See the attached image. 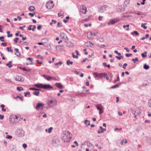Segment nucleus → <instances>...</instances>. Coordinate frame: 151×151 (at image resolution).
Masks as SVG:
<instances>
[{
    "instance_id": "obj_1",
    "label": "nucleus",
    "mask_w": 151,
    "mask_h": 151,
    "mask_svg": "<svg viewBox=\"0 0 151 151\" xmlns=\"http://www.w3.org/2000/svg\"><path fill=\"white\" fill-rule=\"evenodd\" d=\"M72 134L68 131H65L62 134V139L64 142H68L72 138Z\"/></svg>"
},
{
    "instance_id": "obj_2",
    "label": "nucleus",
    "mask_w": 151,
    "mask_h": 151,
    "mask_svg": "<svg viewBox=\"0 0 151 151\" xmlns=\"http://www.w3.org/2000/svg\"><path fill=\"white\" fill-rule=\"evenodd\" d=\"M48 105L49 108H51L55 107L57 104V101L55 99L49 100L48 101Z\"/></svg>"
},
{
    "instance_id": "obj_3",
    "label": "nucleus",
    "mask_w": 151,
    "mask_h": 151,
    "mask_svg": "<svg viewBox=\"0 0 151 151\" xmlns=\"http://www.w3.org/2000/svg\"><path fill=\"white\" fill-rule=\"evenodd\" d=\"M46 8L48 9H51L54 6L53 1H48L46 4Z\"/></svg>"
},
{
    "instance_id": "obj_4",
    "label": "nucleus",
    "mask_w": 151,
    "mask_h": 151,
    "mask_svg": "<svg viewBox=\"0 0 151 151\" xmlns=\"http://www.w3.org/2000/svg\"><path fill=\"white\" fill-rule=\"evenodd\" d=\"M16 134L19 137H22L24 135L23 130L20 129H18L16 131Z\"/></svg>"
},
{
    "instance_id": "obj_5",
    "label": "nucleus",
    "mask_w": 151,
    "mask_h": 151,
    "mask_svg": "<svg viewBox=\"0 0 151 151\" xmlns=\"http://www.w3.org/2000/svg\"><path fill=\"white\" fill-rule=\"evenodd\" d=\"M18 117H17L16 116H10L9 118V121L10 123L13 124L14 123H16L17 122V121H16V119H18Z\"/></svg>"
},
{
    "instance_id": "obj_6",
    "label": "nucleus",
    "mask_w": 151,
    "mask_h": 151,
    "mask_svg": "<svg viewBox=\"0 0 151 151\" xmlns=\"http://www.w3.org/2000/svg\"><path fill=\"white\" fill-rule=\"evenodd\" d=\"M119 21V20L117 19H112L109 20L108 23V25H113Z\"/></svg>"
},
{
    "instance_id": "obj_7",
    "label": "nucleus",
    "mask_w": 151,
    "mask_h": 151,
    "mask_svg": "<svg viewBox=\"0 0 151 151\" xmlns=\"http://www.w3.org/2000/svg\"><path fill=\"white\" fill-rule=\"evenodd\" d=\"M80 12L83 14H85L86 13V8L85 6L84 5H81L80 7Z\"/></svg>"
},
{
    "instance_id": "obj_8",
    "label": "nucleus",
    "mask_w": 151,
    "mask_h": 151,
    "mask_svg": "<svg viewBox=\"0 0 151 151\" xmlns=\"http://www.w3.org/2000/svg\"><path fill=\"white\" fill-rule=\"evenodd\" d=\"M107 6L106 5H104L101 6L99 9V11L100 12H104L106 10Z\"/></svg>"
},
{
    "instance_id": "obj_9",
    "label": "nucleus",
    "mask_w": 151,
    "mask_h": 151,
    "mask_svg": "<svg viewBox=\"0 0 151 151\" xmlns=\"http://www.w3.org/2000/svg\"><path fill=\"white\" fill-rule=\"evenodd\" d=\"M53 87L50 85L49 84H43L42 88L46 89L47 90H49L50 89L52 88Z\"/></svg>"
},
{
    "instance_id": "obj_10",
    "label": "nucleus",
    "mask_w": 151,
    "mask_h": 151,
    "mask_svg": "<svg viewBox=\"0 0 151 151\" xmlns=\"http://www.w3.org/2000/svg\"><path fill=\"white\" fill-rule=\"evenodd\" d=\"M60 36L63 39H64L67 41L68 40V39L67 35L64 33H62L60 34Z\"/></svg>"
},
{
    "instance_id": "obj_11",
    "label": "nucleus",
    "mask_w": 151,
    "mask_h": 151,
    "mask_svg": "<svg viewBox=\"0 0 151 151\" xmlns=\"http://www.w3.org/2000/svg\"><path fill=\"white\" fill-rule=\"evenodd\" d=\"M22 77L21 76H14V78L16 81H22Z\"/></svg>"
},
{
    "instance_id": "obj_12",
    "label": "nucleus",
    "mask_w": 151,
    "mask_h": 151,
    "mask_svg": "<svg viewBox=\"0 0 151 151\" xmlns=\"http://www.w3.org/2000/svg\"><path fill=\"white\" fill-rule=\"evenodd\" d=\"M107 76V74L105 73H99V78H103Z\"/></svg>"
},
{
    "instance_id": "obj_13",
    "label": "nucleus",
    "mask_w": 151,
    "mask_h": 151,
    "mask_svg": "<svg viewBox=\"0 0 151 151\" xmlns=\"http://www.w3.org/2000/svg\"><path fill=\"white\" fill-rule=\"evenodd\" d=\"M92 33L91 32H88L87 33V37L88 39L91 40L93 39L92 37Z\"/></svg>"
},
{
    "instance_id": "obj_14",
    "label": "nucleus",
    "mask_w": 151,
    "mask_h": 151,
    "mask_svg": "<svg viewBox=\"0 0 151 151\" xmlns=\"http://www.w3.org/2000/svg\"><path fill=\"white\" fill-rule=\"evenodd\" d=\"M42 76L45 78L46 80L48 81H50L52 78V76H48L47 77L45 74H44L42 75Z\"/></svg>"
},
{
    "instance_id": "obj_15",
    "label": "nucleus",
    "mask_w": 151,
    "mask_h": 151,
    "mask_svg": "<svg viewBox=\"0 0 151 151\" xmlns=\"http://www.w3.org/2000/svg\"><path fill=\"white\" fill-rule=\"evenodd\" d=\"M43 105V104L42 103H38L37 105L36 109L37 110H39L41 106L42 107Z\"/></svg>"
},
{
    "instance_id": "obj_16",
    "label": "nucleus",
    "mask_w": 151,
    "mask_h": 151,
    "mask_svg": "<svg viewBox=\"0 0 151 151\" xmlns=\"http://www.w3.org/2000/svg\"><path fill=\"white\" fill-rule=\"evenodd\" d=\"M86 46L87 47L90 46L91 47H92L93 44L90 42H87L86 43Z\"/></svg>"
},
{
    "instance_id": "obj_17",
    "label": "nucleus",
    "mask_w": 151,
    "mask_h": 151,
    "mask_svg": "<svg viewBox=\"0 0 151 151\" xmlns=\"http://www.w3.org/2000/svg\"><path fill=\"white\" fill-rule=\"evenodd\" d=\"M97 109L99 111L103 109V106L101 104H98L96 106Z\"/></svg>"
},
{
    "instance_id": "obj_18",
    "label": "nucleus",
    "mask_w": 151,
    "mask_h": 151,
    "mask_svg": "<svg viewBox=\"0 0 151 151\" xmlns=\"http://www.w3.org/2000/svg\"><path fill=\"white\" fill-rule=\"evenodd\" d=\"M55 85L56 87L60 89L62 88L63 87L62 85L60 83H56Z\"/></svg>"
},
{
    "instance_id": "obj_19",
    "label": "nucleus",
    "mask_w": 151,
    "mask_h": 151,
    "mask_svg": "<svg viewBox=\"0 0 151 151\" xmlns=\"http://www.w3.org/2000/svg\"><path fill=\"white\" fill-rule=\"evenodd\" d=\"M43 84L41 83L36 84L35 85V86L37 88H42Z\"/></svg>"
},
{
    "instance_id": "obj_20",
    "label": "nucleus",
    "mask_w": 151,
    "mask_h": 151,
    "mask_svg": "<svg viewBox=\"0 0 151 151\" xmlns=\"http://www.w3.org/2000/svg\"><path fill=\"white\" fill-rule=\"evenodd\" d=\"M84 123L85 124H86V127H88V126L90 125V121L88 120H85L84 121Z\"/></svg>"
},
{
    "instance_id": "obj_21",
    "label": "nucleus",
    "mask_w": 151,
    "mask_h": 151,
    "mask_svg": "<svg viewBox=\"0 0 151 151\" xmlns=\"http://www.w3.org/2000/svg\"><path fill=\"white\" fill-rule=\"evenodd\" d=\"M67 46L69 47H73L74 46V45L73 44L70 42H68Z\"/></svg>"
},
{
    "instance_id": "obj_22",
    "label": "nucleus",
    "mask_w": 151,
    "mask_h": 151,
    "mask_svg": "<svg viewBox=\"0 0 151 151\" xmlns=\"http://www.w3.org/2000/svg\"><path fill=\"white\" fill-rule=\"evenodd\" d=\"M121 84H117L111 87L112 88H118L121 85Z\"/></svg>"
},
{
    "instance_id": "obj_23",
    "label": "nucleus",
    "mask_w": 151,
    "mask_h": 151,
    "mask_svg": "<svg viewBox=\"0 0 151 151\" xmlns=\"http://www.w3.org/2000/svg\"><path fill=\"white\" fill-rule=\"evenodd\" d=\"M19 68L21 69V70H23L24 71H26L28 72H29L31 71L30 69H25V68H22L21 67H19Z\"/></svg>"
},
{
    "instance_id": "obj_24",
    "label": "nucleus",
    "mask_w": 151,
    "mask_h": 151,
    "mask_svg": "<svg viewBox=\"0 0 151 151\" xmlns=\"http://www.w3.org/2000/svg\"><path fill=\"white\" fill-rule=\"evenodd\" d=\"M12 63V62L11 61H9L8 63L6 64V66H8L9 68L12 67V65L11 64Z\"/></svg>"
},
{
    "instance_id": "obj_25",
    "label": "nucleus",
    "mask_w": 151,
    "mask_h": 151,
    "mask_svg": "<svg viewBox=\"0 0 151 151\" xmlns=\"http://www.w3.org/2000/svg\"><path fill=\"white\" fill-rule=\"evenodd\" d=\"M131 34L133 35H135L136 36H138L139 35V33L136 31H134L133 32H132Z\"/></svg>"
},
{
    "instance_id": "obj_26",
    "label": "nucleus",
    "mask_w": 151,
    "mask_h": 151,
    "mask_svg": "<svg viewBox=\"0 0 151 151\" xmlns=\"http://www.w3.org/2000/svg\"><path fill=\"white\" fill-rule=\"evenodd\" d=\"M147 52L146 51H145L144 53H142L141 54L143 58H145L147 56Z\"/></svg>"
},
{
    "instance_id": "obj_27",
    "label": "nucleus",
    "mask_w": 151,
    "mask_h": 151,
    "mask_svg": "<svg viewBox=\"0 0 151 151\" xmlns=\"http://www.w3.org/2000/svg\"><path fill=\"white\" fill-rule=\"evenodd\" d=\"M93 74L95 78H96L98 77H99V73H98L97 72H94Z\"/></svg>"
},
{
    "instance_id": "obj_28",
    "label": "nucleus",
    "mask_w": 151,
    "mask_h": 151,
    "mask_svg": "<svg viewBox=\"0 0 151 151\" xmlns=\"http://www.w3.org/2000/svg\"><path fill=\"white\" fill-rule=\"evenodd\" d=\"M150 68V67L148 65H147L146 64H145L143 66V68L145 70L148 69Z\"/></svg>"
},
{
    "instance_id": "obj_29",
    "label": "nucleus",
    "mask_w": 151,
    "mask_h": 151,
    "mask_svg": "<svg viewBox=\"0 0 151 151\" xmlns=\"http://www.w3.org/2000/svg\"><path fill=\"white\" fill-rule=\"evenodd\" d=\"M67 64L68 65H69L70 64L72 65L73 64V61H70L69 60H68L67 61Z\"/></svg>"
},
{
    "instance_id": "obj_30",
    "label": "nucleus",
    "mask_w": 151,
    "mask_h": 151,
    "mask_svg": "<svg viewBox=\"0 0 151 151\" xmlns=\"http://www.w3.org/2000/svg\"><path fill=\"white\" fill-rule=\"evenodd\" d=\"M17 90L18 91H23V88L21 86H20V87L18 86L17 87Z\"/></svg>"
},
{
    "instance_id": "obj_31",
    "label": "nucleus",
    "mask_w": 151,
    "mask_h": 151,
    "mask_svg": "<svg viewBox=\"0 0 151 151\" xmlns=\"http://www.w3.org/2000/svg\"><path fill=\"white\" fill-rule=\"evenodd\" d=\"M130 110L131 111L132 113L134 115H136V111L135 110H134L132 109H131Z\"/></svg>"
},
{
    "instance_id": "obj_32",
    "label": "nucleus",
    "mask_w": 151,
    "mask_h": 151,
    "mask_svg": "<svg viewBox=\"0 0 151 151\" xmlns=\"http://www.w3.org/2000/svg\"><path fill=\"white\" fill-rule=\"evenodd\" d=\"M33 94L37 96L39 95L40 94V92L39 91H34L33 92Z\"/></svg>"
},
{
    "instance_id": "obj_33",
    "label": "nucleus",
    "mask_w": 151,
    "mask_h": 151,
    "mask_svg": "<svg viewBox=\"0 0 151 151\" xmlns=\"http://www.w3.org/2000/svg\"><path fill=\"white\" fill-rule=\"evenodd\" d=\"M146 24H147L146 23H145L144 24H141V27H143L145 29H147V27L144 25Z\"/></svg>"
},
{
    "instance_id": "obj_34",
    "label": "nucleus",
    "mask_w": 151,
    "mask_h": 151,
    "mask_svg": "<svg viewBox=\"0 0 151 151\" xmlns=\"http://www.w3.org/2000/svg\"><path fill=\"white\" fill-rule=\"evenodd\" d=\"M77 95L81 97L86 96V95L84 93H79L77 94Z\"/></svg>"
},
{
    "instance_id": "obj_35",
    "label": "nucleus",
    "mask_w": 151,
    "mask_h": 151,
    "mask_svg": "<svg viewBox=\"0 0 151 151\" xmlns=\"http://www.w3.org/2000/svg\"><path fill=\"white\" fill-rule=\"evenodd\" d=\"M7 50L9 52H12L13 51V50L11 49V47H7L6 48Z\"/></svg>"
},
{
    "instance_id": "obj_36",
    "label": "nucleus",
    "mask_w": 151,
    "mask_h": 151,
    "mask_svg": "<svg viewBox=\"0 0 151 151\" xmlns=\"http://www.w3.org/2000/svg\"><path fill=\"white\" fill-rule=\"evenodd\" d=\"M35 9V8L34 7L32 6H30L29 8V11L31 12L33 11Z\"/></svg>"
},
{
    "instance_id": "obj_37",
    "label": "nucleus",
    "mask_w": 151,
    "mask_h": 151,
    "mask_svg": "<svg viewBox=\"0 0 151 151\" xmlns=\"http://www.w3.org/2000/svg\"><path fill=\"white\" fill-rule=\"evenodd\" d=\"M7 37H12L13 35H12V34H10V35H9V34H10V32L9 31H7Z\"/></svg>"
},
{
    "instance_id": "obj_38",
    "label": "nucleus",
    "mask_w": 151,
    "mask_h": 151,
    "mask_svg": "<svg viewBox=\"0 0 151 151\" xmlns=\"http://www.w3.org/2000/svg\"><path fill=\"white\" fill-rule=\"evenodd\" d=\"M119 80H120V79H119V75H118L117 76V79L114 80V83H115L119 81Z\"/></svg>"
},
{
    "instance_id": "obj_39",
    "label": "nucleus",
    "mask_w": 151,
    "mask_h": 151,
    "mask_svg": "<svg viewBox=\"0 0 151 151\" xmlns=\"http://www.w3.org/2000/svg\"><path fill=\"white\" fill-rule=\"evenodd\" d=\"M29 89L30 90H35V91H38L40 89H37V88H30Z\"/></svg>"
},
{
    "instance_id": "obj_40",
    "label": "nucleus",
    "mask_w": 151,
    "mask_h": 151,
    "mask_svg": "<svg viewBox=\"0 0 151 151\" xmlns=\"http://www.w3.org/2000/svg\"><path fill=\"white\" fill-rule=\"evenodd\" d=\"M132 60L134 62V63H136V61L138 60V59L137 58H135L134 59H132Z\"/></svg>"
},
{
    "instance_id": "obj_41",
    "label": "nucleus",
    "mask_w": 151,
    "mask_h": 151,
    "mask_svg": "<svg viewBox=\"0 0 151 151\" xmlns=\"http://www.w3.org/2000/svg\"><path fill=\"white\" fill-rule=\"evenodd\" d=\"M4 36H0V40L1 42H4Z\"/></svg>"
},
{
    "instance_id": "obj_42",
    "label": "nucleus",
    "mask_w": 151,
    "mask_h": 151,
    "mask_svg": "<svg viewBox=\"0 0 151 151\" xmlns=\"http://www.w3.org/2000/svg\"><path fill=\"white\" fill-rule=\"evenodd\" d=\"M63 64V63L61 61H60L58 63H55V65L56 66L58 65H61Z\"/></svg>"
},
{
    "instance_id": "obj_43",
    "label": "nucleus",
    "mask_w": 151,
    "mask_h": 151,
    "mask_svg": "<svg viewBox=\"0 0 151 151\" xmlns=\"http://www.w3.org/2000/svg\"><path fill=\"white\" fill-rule=\"evenodd\" d=\"M35 14V13H29V15L31 17H33V16Z\"/></svg>"
},
{
    "instance_id": "obj_44",
    "label": "nucleus",
    "mask_w": 151,
    "mask_h": 151,
    "mask_svg": "<svg viewBox=\"0 0 151 151\" xmlns=\"http://www.w3.org/2000/svg\"><path fill=\"white\" fill-rule=\"evenodd\" d=\"M132 55V53L127 54L126 53L125 54V56L127 57H129L131 56Z\"/></svg>"
},
{
    "instance_id": "obj_45",
    "label": "nucleus",
    "mask_w": 151,
    "mask_h": 151,
    "mask_svg": "<svg viewBox=\"0 0 151 151\" xmlns=\"http://www.w3.org/2000/svg\"><path fill=\"white\" fill-rule=\"evenodd\" d=\"M57 26L58 27H62V26L63 25H62V24H61L60 22H58L57 23Z\"/></svg>"
},
{
    "instance_id": "obj_46",
    "label": "nucleus",
    "mask_w": 151,
    "mask_h": 151,
    "mask_svg": "<svg viewBox=\"0 0 151 151\" xmlns=\"http://www.w3.org/2000/svg\"><path fill=\"white\" fill-rule=\"evenodd\" d=\"M6 138L8 139H11L12 138V137L11 135H7Z\"/></svg>"
},
{
    "instance_id": "obj_47",
    "label": "nucleus",
    "mask_w": 151,
    "mask_h": 151,
    "mask_svg": "<svg viewBox=\"0 0 151 151\" xmlns=\"http://www.w3.org/2000/svg\"><path fill=\"white\" fill-rule=\"evenodd\" d=\"M30 92L28 91L26 92H24V96L25 97H26L27 96V95H29L30 94Z\"/></svg>"
},
{
    "instance_id": "obj_48",
    "label": "nucleus",
    "mask_w": 151,
    "mask_h": 151,
    "mask_svg": "<svg viewBox=\"0 0 151 151\" xmlns=\"http://www.w3.org/2000/svg\"><path fill=\"white\" fill-rule=\"evenodd\" d=\"M98 40L101 42H103L104 41V39H103L102 37H101L99 38L98 39Z\"/></svg>"
},
{
    "instance_id": "obj_49",
    "label": "nucleus",
    "mask_w": 151,
    "mask_h": 151,
    "mask_svg": "<svg viewBox=\"0 0 151 151\" xmlns=\"http://www.w3.org/2000/svg\"><path fill=\"white\" fill-rule=\"evenodd\" d=\"M127 64L126 63H125L123 65L122 68H123L124 69H125L126 68V67L127 66Z\"/></svg>"
},
{
    "instance_id": "obj_50",
    "label": "nucleus",
    "mask_w": 151,
    "mask_h": 151,
    "mask_svg": "<svg viewBox=\"0 0 151 151\" xmlns=\"http://www.w3.org/2000/svg\"><path fill=\"white\" fill-rule=\"evenodd\" d=\"M53 128L52 127H50V128H49L48 130V132L49 133H50L52 132V129Z\"/></svg>"
},
{
    "instance_id": "obj_51",
    "label": "nucleus",
    "mask_w": 151,
    "mask_h": 151,
    "mask_svg": "<svg viewBox=\"0 0 151 151\" xmlns=\"http://www.w3.org/2000/svg\"><path fill=\"white\" fill-rule=\"evenodd\" d=\"M148 105L151 107V99H150L149 100L148 102Z\"/></svg>"
},
{
    "instance_id": "obj_52",
    "label": "nucleus",
    "mask_w": 151,
    "mask_h": 151,
    "mask_svg": "<svg viewBox=\"0 0 151 151\" xmlns=\"http://www.w3.org/2000/svg\"><path fill=\"white\" fill-rule=\"evenodd\" d=\"M6 42H2L1 43V45L3 46L4 47H5L6 46Z\"/></svg>"
},
{
    "instance_id": "obj_53",
    "label": "nucleus",
    "mask_w": 151,
    "mask_h": 151,
    "mask_svg": "<svg viewBox=\"0 0 151 151\" xmlns=\"http://www.w3.org/2000/svg\"><path fill=\"white\" fill-rule=\"evenodd\" d=\"M26 60H29L31 62H32L33 61V59L32 58H26Z\"/></svg>"
},
{
    "instance_id": "obj_54",
    "label": "nucleus",
    "mask_w": 151,
    "mask_h": 151,
    "mask_svg": "<svg viewBox=\"0 0 151 151\" xmlns=\"http://www.w3.org/2000/svg\"><path fill=\"white\" fill-rule=\"evenodd\" d=\"M19 40V38L18 37H16L14 39V42L15 43H17V40Z\"/></svg>"
},
{
    "instance_id": "obj_55",
    "label": "nucleus",
    "mask_w": 151,
    "mask_h": 151,
    "mask_svg": "<svg viewBox=\"0 0 151 151\" xmlns=\"http://www.w3.org/2000/svg\"><path fill=\"white\" fill-rule=\"evenodd\" d=\"M42 28V25H39L37 27V29L39 30H40Z\"/></svg>"
},
{
    "instance_id": "obj_56",
    "label": "nucleus",
    "mask_w": 151,
    "mask_h": 151,
    "mask_svg": "<svg viewBox=\"0 0 151 151\" xmlns=\"http://www.w3.org/2000/svg\"><path fill=\"white\" fill-rule=\"evenodd\" d=\"M114 52L117 54H118L120 56V55H121V53H119V52H118V51H117V50H115L114 51Z\"/></svg>"
},
{
    "instance_id": "obj_57",
    "label": "nucleus",
    "mask_w": 151,
    "mask_h": 151,
    "mask_svg": "<svg viewBox=\"0 0 151 151\" xmlns=\"http://www.w3.org/2000/svg\"><path fill=\"white\" fill-rule=\"evenodd\" d=\"M99 47H101L102 48H104L105 47V45H98Z\"/></svg>"
},
{
    "instance_id": "obj_58",
    "label": "nucleus",
    "mask_w": 151,
    "mask_h": 151,
    "mask_svg": "<svg viewBox=\"0 0 151 151\" xmlns=\"http://www.w3.org/2000/svg\"><path fill=\"white\" fill-rule=\"evenodd\" d=\"M22 146L24 148H25L27 147V146L26 144L24 143L23 144Z\"/></svg>"
},
{
    "instance_id": "obj_59",
    "label": "nucleus",
    "mask_w": 151,
    "mask_h": 151,
    "mask_svg": "<svg viewBox=\"0 0 151 151\" xmlns=\"http://www.w3.org/2000/svg\"><path fill=\"white\" fill-rule=\"evenodd\" d=\"M32 26L33 27V28H32V30L33 31H35V29L36 28V26L35 25H33Z\"/></svg>"
},
{
    "instance_id": "obj_60",
    "label": "nucleus",
    "mask_w": 151,
    "mask_h": 151,
    "mask_svg": "<svg viewBox=\"0 0 151 151\" xmlns=\"http://www.w3.org/2000/svg\"><path fill=\"white\" fill-rule=\"evenodd\" d=\"M33 151H39V148L36 147L33 149Z\"/></svg>"
},
{
    "instance_id": "obj_61",
    "label": "nucleus",
    "mask_w": 151,
    "mask_h": 151,
    "mask_svg": "<svg viewBox=\"0 0 151 151\" xmlns=\"http://www.w3.org/2000/svg\"><path fill=\"white\" fill-rule=\"evenodd\" d=\"M102 65L104 67H106L107 66V65L106 64V63L105 62L103 63H102Z\"/></svg>"
},
{
    "instance_id": "obj_62",
    "label": "nucleus",
    "mask_w": 151,
    "mask_h": 151,
    "mask_svg": "<svg viewBox=\"0 0 151 151\" xmlns=\"http://www.w3.org/2000/svg\"><path fill=\"white\" fill-rule=\"evenodd\" d=\"M4 115L1 114H0V119H3L4 118Z\"/></svg>"
},
{
    "instance_id": "obj_63",
    "label": "nucleus",
    "mask_w": 151,
    "mask_h": 151,
    "mask_svg": "<svg viewBox=\"0 0 151 151\" xmlns=\"http://www.w3.org/2000/svg\"><path fill=\"white\" fill-rule=\"evenodd\" d=\"M32 26V25H30V26L28 27V30H32V28L31 27Z\"/></svg>"
},
{
    "instance_id": "obj_64",
    "label": "nucleus",
    "mask_w": 151,
    "mask_h": 151,
    "mask_svg": "<svg viewBox=\"0 0 151 151\" xmlns=\"http://www.w3.org/2000/svg\"><path fill=\"white\" fill-rule=\"evenodd\" d=\"M18 53H17V54L16 53H15V54L18 57L20 56L21 55L20 54L19 52H18Z\"/></svg>"
}]
</instances>
